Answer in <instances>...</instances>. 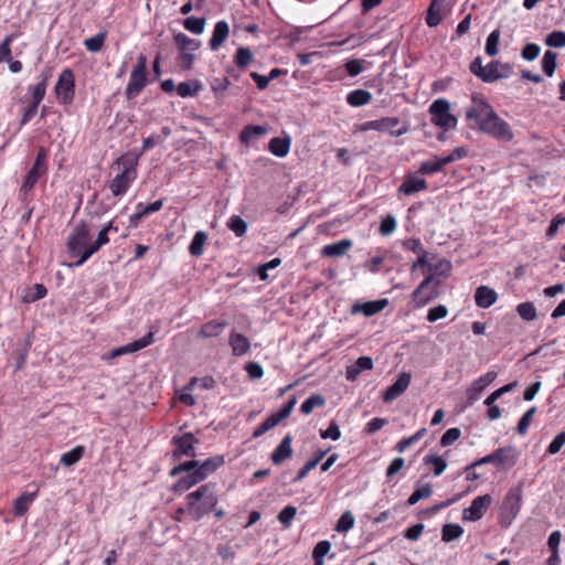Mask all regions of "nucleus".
I'll return each mask as SVG.
<instances>
[{
	"label": "nucleus",
	"instance_id": "obj_38",
	"mask_svg": "<svg viewBox=\"0 0 565 565\" xmlns=\"http://www.w3.org/2000/svg\"><path fill=\"white\" fill-rule=\"evenodd\" d=\"M207 235L203 231H199L194 234L190 245H189V253L194 256L199 257L203 253V247L206 242Z\"/></svg>",
	"mask_w": 565,
	"mask_h": 565
},
{
	"label": "nucleus",
	"instance_id": "obj_1",
	"mask_svg": "<svg viewBox=\"0 0 565 565\" xmlns=\"http://www.w3.org/2000/svg\"><path fill=\"white\" fill-rule=\"evenodd\" d=\"M473 105L466 110V119L473 121L469 127L479 129L498 140L510 142L514 135L510 125L503 120L493 109V107L477 94L472 95Z\"/></svg>",
	"mask_w": 565,
	"mask_h": 565
},
{
	"label": "nucleus",
	"instance_id": "obj_59",
	"mask_svg": "<svg viewBox=\"0 0 565 565\" xmlns=\"http://www.w3.org/2000/svg\"><path fill=\"white\" fill-rule=\"evenodd\" d=\"M297 509L292 505L285 507L277 515L278 521L284 525V527H289L291 521L296 516Z\"/></svg>",
	"mask_w": 565,
	"mask_h": 565
},
{
	"label": "nucleus",
	"instance_id": "obj_41",
	"mask_svg": "<svg viewBox=\"0 0 565 565\" xmlns=\"http://www.w3.org/2000/svg\"><path fill=\"white\" fill-rule=\"evenodd\" d=\"M463 533V529L459 524L447 523L441 529V540L449 543L459 539Z\"/></svg>",
	"mask_w": 565,
	"mask_h": 565
},
{
	"label": "nucleus",
	"instance_id": "obj_49",
	"mask_svg": "<svg viewBox=\"0 0 565 565\" xmlns=\"http://www.w3.org/2000/svg\"><path fill=\"white\" fill-rule=\"evenodd\" d=\"M107 33L105 31L98 32L95 36L88 38L84 41V45L89 52H99L105 43Z\"/></svg>",
	"mask_w": 565,
	"mask_h": 565
},
{
	"label": "nucleus",
	"instance_id": "obj_36",
	"mask_svg": "<svg viewBox=\"0 0 565 565\" xmlns=\"http://www.w3.org/2000/svg\"><path fill=\"white\" fill-rule=\"evenodd\" d=\"M153 342H154V333L152 331H149L142 338L126 344L125 350L127 351V353H134V352H137L139 350H142V349L149 347Z\"/></svg>",
	"mask_w": 565,
	"mask_h": 565
},
{
	"label": "nucleus",
	"instance_id": "obj_64",
	"mask_svg": "<svg viewBox=\"0 0 565 565\" xmlns=\"http://www.w3.org/2000/svg\"><path fill=\"white\" fill-rule=\"evenodd\" d=\"M565 445V431L557 434L548 445L546 452L550 455L557 454Z\"/></svg>",
	"mask_w": 565,
	"mask_h": 565
},
{
	"label": "nucleus",
	"instance_id": "obj_39",
	"mask_svg": "<svg viewBox=\"0 0 565 565\" xmlns=\"http://www.w3.org/2000/svg\"><path fill=\"white\" fill-rule=\"evenodd\" d=\"M84 452V446H76L72 450L63 454L60 461L65 467H72L82 459Z\"/></svg>",
	"mask_w": 565,
	"mask_h": 565
},
{
	"label": "nucleus",
	"instance_id": "obj_57",
	"mask_svg": "<svg viewBox=\"0 0 565 565\" xmlns=\"http://www.w3.org/2000/svg\"><path fill=\"white\" fill-rule=\"evenodd\" d=\"M536 412V407L533 406L531 407L530 409H527L523 416L520 418L519 423H518V426H516V431L520 434V435H525L527 433V429H529V426L531 424V420L534 416Z\"/></svg>",
	"mask_w": 565,
	"mask_h": 565
},
{
	"label": "nucleus",
	"instance_id": "obj_18",
	"mask_svg": "<svg viewBox=\"0 0 565 565\" xmlns=\"http://www.w3.org/2000/svg\"><path fill=\"white\" fill-rule=\"evenodd\" d=\"M497 375L495 371H489L473 382L471 387L467 390L470 403H473L479 397V394L497 379Z\"/></svg>",
	"mask_w": 565,
	"mask_h": 565
},
{
	"label": "nucleus",
	"instance_id": "obj_10",
	"mask_svg": "<svg viewBox=\"0 0 565 565\" xmlns=\"http://www.w3.org/2000/svg\"><path fill=\"white\" fill-rule=\"evenodd\" d=\"M171 444L173 446L171 457L174 461H178L182 457L194 459L196 456L195 446L200 444V440L192 433H184L173 436Z\"/></svg>",
	"mask_w": 565,
	"mask_h": 565
},
{
	"label": "nucleus",
	"instance_id": "obj_34",
	"mask_svg": "<svg viewBox=\"0 0 565 565\" xmlns=\"http://www.w3.org/2000/svg\"><path fill=\"white\" fill-rule=\"evenodd\" d=\"M201 89L202 84L200 81L196 79L182 82L177 87L178 95L183 98L196 96Z\"/></svg>",
	"mask_w": 565,
	"mask_h": 565
},
{
	"label": "nucleus",
	"instance_id": "obj_62",
	"mask_svg": "<svg viewBox=\"0 0 565 565\" xmlns=\"http://www.w3.org/2000/svg\"><path fill=\"white\" fill-rule=\"evenodd\" d=\"M15 34H9L4 38L0 44V63L11 60V43L14 40Z\"/></svg>",
	"mask_w": 565,
	"mask_h": 565
},
{
	"label": "nucleus",
	"instance_id": "obj_9",
	"mask_svg": "<svg viewBox=\"0 0 565 565\" xmlns=\"http://www.w3.org/2000/svg\"><path fill=\"white\" fill-rule=\"evenodd\" d=\"M429 113L431 122L445 131L455 128L457 125V118L450 114V104L446 99L435 100L429 107Z\"/></svg>",
	"mask_w": 565,
	"mask_h": 565
},
{
	"label": "nucleus",
	"instance_id": "obj_54",
	"mask_svg": "<svg viewBox=\"0 0 565 565\" xmlns=\"http://www.w3.org/2000/svg\"><path fill=\"white\" fill-rule=\"evenodd\" d=\"M426 434V429L425 428H422L419 429L417 433H415L414 435L407 437V438H403L401 439L396 446H395V449L398 451V452H404L409 446L414 445L415 443H417L424 435Z\"/></svg>",
	"mask_w": 565,
	"mask_h": 565
},
{
	"label": "nucleus",
	"instance_id": "obj_42",
	"mask_svg": "<svg viewBox=\"0 0 565 565\" xmlns=\"http://www.w3.org/2000/svg\"><path fill=\"white\" fill-rule=\"evenodd\" d=\"M326 404V398L320 394H312L305 399L300 406V412L305 415L310 414L315 407H322Z\"/></svg>",
	"mask_w": 565,
	"mask_h": 565
},
{
	"label": "nucleus",
	"instance_id": "obj_21",
	"mask_svg": "<svg viewBox=\"0 0 565 565\" xmlns=\"http://www.w3.org/2000/svg\"><path fill=\"white\" fill-rule=\"evenodd\" d=\"M498 299L494 289L488 286H479L475 292V301L479 308L487 309L491 307Z\"/></svg>",
	"mask_w": 565,
	"mask_h": 565
},
{
	"label": "nucleus",
	"instance_id": "obj_31",
	"mask_svg": "<svg viewBox=\"0 0 565 565\" xmlns=\"http://www.w3.org/2000/svg\"><path fill=\"white\" fill-rule=\"evenodd\" d=\"M433 279L434 276L431 274H428L424 278V280L418 285V287L412 292L411 297L418 307L425 306L430 300H433V296L423 297V290L433 281Z\"/></svg>",
	"mask_w": 565,
	"mask_h": 565
},
{
	"label": "nucleus",
	"instance_id": "obj_37",
	"mask_svg": "<svg viewBox=\"0 0 565 565\" xmlns=\"http://www.w3.org/2000/svg\"><path fill=\"white\" fill-rule=\"evenodd\" d=\"M153 342H154V333L152 331H149L142 338L126 344L125 350L127 351V353H134V352H137L139 350H142V349L149 347Z\"/></svg>",
	"mask_w": 565,
	"mask_h": 565
},
{
	"label": "nucleus",
	"instance_id": "obj_27",
	"mask_svg": "<svg viewBox=\"0 0 565 565\" xmlns=\"http://www.w3.org/2000/svg\"><path fill=\"white\" fill-rule=\"evenodd\" d=\"M140 157H141V154L139 152L138 153L128 152V153L122 154L116 161V163L118 166L124 167L122 171H127L128 174L134 175L136 178L137 177V166H138V161H139Z\"/></svg>",
	"mask_w": 565,
	"mask_h": 565
},
{
	"label": "nucleus",
	"instance_id": "obj_33",
	"mask_svg": "<svg viewBox=\"0 0 565 565\" xmlns=\"http://www.w3.org/2000/svg\"><path fill=\"white\" fill-rule=\"evenodd\" d=\"M212 491V484L206 483L198 488L195 491L189 493L185 498L188 513L191 511L192 508L196 505L199 501L203 500V498L206 497Z\"/></svg>",
	"mask_w": 565,
	"mask_h": 565
},
{
	"label": "nucleus",
	"instance_id": "obj_15",
	"mask_svg": "<svg viewBox=\"0 0 565 565\" xmlns=\"http://www.w3.org/2000/svg\"><path fill=\"white\" fill-rule=\"evenodd\" d=\"M388 300L383 298L379 300H372L366 302H355L351 307L352 315H364L365 317H372L386 308Z\"/></svg>",
	"mask_w": 565,
	"mask_h": 565
},
{
	"label": "nucleus",
	"instance_id": "obj_45",
	"mask_svg": "<svg viewBox=\"0 0 565 565\" xmlns=\"http://www.w3.org/2000/svg\"><path fill=\"white\" fill-rule=\"evenodd\" d=\"M516 312L524 321H534L537 318L536 308L531 301L519 303Z\"/></svg>",
	"mask_w": 565,
	"mask_h": 565
},
{
	"label": "nucleus",
	"instance_id": "obj_48",
	"mask_svg": "<svg viewBox=\"0 0 565 565\" xmlns=\"http://www.w3.org/2000/svg\"><path fill=\"white\" fill-rule=\"evenodd\" d=\"M205 22L206 20L203 17H189L183 21V26L193 34H201L204 31Z\"/></svg>",
	"mask_w": 565,
	"mask_h": 565
},
{
	"label": "nucleus",
	"instance_id": "obj_6",
	"mask_svg": "<svg viewBox=\"0 0 565 565\" xmlns=\"http://www.w3.org/2000/svg\"><path fill=\"white\" fill-rule=\"evenodd\" d=\"M224 456L216 455L213 457L207 458L204 461L191 459L184 462L179 463L178 466L173 467L169 475L170 477H178L180 476L184 470H191L192 468H199L202 473H204V478L206 479L210 475L215 472L220 467L224 465Z\"/></svg>",
	"mask_w": 565,
	"mask_h": 565
},
{
	"label": "nucleus",
	"instance_id": "obj_29",
	"mask_svg": "<svg viewBox=\"0 0 565 565\" xmlns=\"http://www.w3.org/2000/svg\"><path fill=\"white\" fill-rule=\"evenodd\" d=\"M35 497L36 492H25L18 497L13 502V514L15 516H23L28 512L29 505L33 502Z\"/></svg>",
	"mask_w": 565,
	"mask_h": 565
},
{
	"label": "nucleus",
	"instance_id": "obj_13",
	"mask_svg": "<svg viewBox=\"0 0 565 565\" xmlns=\"http://www.w3.org/2000/svg\"><path fill=\"white\" fill-rule=\"evenodd\" d=\"M513 74V66L499 60H492L486 65L483 83H493L499 79L509 78Z\"/></svg>",
	"mask_w": 565,
	"mask_h": 565
},
{
	"label": "nucleus",
	"instance_id": "obj_52",
	"mask_svg": "<svg viewBox=\"0 0 565 565\" xmlns=\"http://www.w3.org/2000/svg\"><path fill=\"white\" fill-rule=\"evenodd\" d=\"M544 42L550 47H565V32L559 30L552 31L546 35Z\"/></svg>",
	"mask_w": 565,
	"mask_h": 565
},
{
	"label": "nucleus",
	"instance_id": "obj_23",
	"mask_svg": "<svg viewBox=\"0 0 565 565\" xmlns=\"http://www.w3.org/2000/svg\"><path fill=\"white\" fill-rule=\"evenodd\" d=\"M228 343L232 348L233 355L235 356L244 355L250 348L248 338L236 331L231 332Z\"/></svg>",
	"mask_w": 565,
	"mask_h": 565
},
{
	"label": "nucleus",
	"instance_id": "obj_60",
	"mask_svg": "<svg viewBox=\"0 0 565 565\" xmlns=\"http://www.w3.org/2000/svg\"><path fill=\"white\" fill-rule=\"evenodd\" d=\"M354 525V516L350 511L344 512L337 522L335 530L340 533L348 532Z\"/></svg>",
	"mask_w": 565,
	"mask_h": 565
},
{
	"label": "nucleus",
	"instance_id": "obj_61",
	"mask_svg": "<svg viewBox=\"0 0 565 565\" xmlns=\"http://www.w3.org/2000/svg\"><path fill=\"white\" fill-rule=\"evenodd\" d=\"M194 51H179V65L183 71H189L192 68L193 63L195 61V55L193 54Z\"/></svg>",
	"mask_w": 565,
	"mask_h": 565
},
{
	"label": "nucleus",
	"instance_id": "obj_55",
	"mask_svg": "<svg viewBox=\"0 0 565 565\" xmlns=\"http://www.w3.org/2000/svg\"><path fill=\"white\" fill-rule=\"evenodd\" d=\"M185 475L181 477L171 488L174 493H183L188 491L190 488L194 487L196 483L189 472H184Z\"/></svg>",
	"mask_w": 565,
	"mask_h": 565
},
{
	"label": "nucleus",
	"instance_id": "obj_14",
	"mask_svg": "<svg viewBox=\"0 0 565 565\" xmlns=\"http://www.w3.org/2000/svg\"><path fill=\"white\" fill-rule=\"evenodd\" d=\"M411 380L412 376L409 373H401L396 381L385 390L383 401L390 403L401 396L409 386Z\"/></svg>",
	"mask_w": 565,
	"mask_h": 565
},
{
	"label": "nucleus",
	"instance_id": "obj_50",
	"mask_svg": "<svg viewBox=\"0 0 565 565\" xmlns=\"http://www.w3.org/2000/svg\"><path fill=\"white\" fill-rule=\"evenodd\" d=\"M211 89L213 90L215 97L217 99L225 97V92L228 89L231 85V81L228 77L214 78L211 81Z\"/></svg>",
	"mask_w": 565,
	"mask_h": 565
},
{
	"label": "nucleus",
	"instance_id": "obj_32",
	"mask_svg": "<svg viewBox=\"0 0 565 565\" xmlns=\"http://www.w3.org/2000/svg\"><path fill=\"white\" fill-rule=\"evenodd\" d=\"M372 99V94L365 89H355L347 95V103L352 107H361L369 104Z\"/></svg>",
	"mask_w": 565,
	"mask_h": 565
},
{
	"label": "nucleus",
	"instance_id": "obj_26",
	"mask_svg": "<svg viewBox=\"0 0 565 565\" xmlns=\"http://www.w3.org/2000/svg\"><path fill=\"white\" fill-rule=\"evenodd\" d=\"M351 246L352 242L350 239H341L323 246L321 254L327 257H339L344 255Z\"/></svg>",
	"mask_w": 565,
	"mask_h": 565
},
{
	"label": "nucleus",
	"instance_id": "obj_51",
	"mask_svg": "<svg viewBox=\"0 0 565 565\" xmlns=\"http://www.w3.org/2000/svg\"><path fill=\"white\" fill-rule=\"evenodd\" d=\"M433 493V487L430 483H426L419 488H416L415 491L407 499L408 505L416 504L419 500L429 498Z\"/></svg>",
	"mask_w": 565,
	"mask_h": 565
},
{
	"label": "nucleus",
	"instance_id": "obj_56",
	"mask_svg": "<svg viewBox=\"0 0 565 565\" xmlns=\"http://www.w3.org/2000/svg\"><path fill=\"white\" fill-rule=\"evenodd\" d=\"M441 170H443V168L438 161V156H434L433 159L422 162V164L418 169V173H420L423 175H428V174L439 172Z\"/></svg>",
	"mask_w": 565,
	"mask_h": 565
},
{
	"label": "nucleus",
	"instance_id": "obj_17",
	"mask_svg": "<svg viewBox=\"0 0 565 565\" xmlns=\"http://www.w3.org/2000/svg\"><path fill=\"white\" fill-rule=\"evenodd\" d=\"M428 189V183L424 178L414 174H407L398 188V192L405 195H413L417 192Z\"/></svg>",
	"mask_w": 565,
	"mask_h": 565
},
{
	"label": "nucleus",
	"instance_id": "obj_30",
	"mask_svg": "<svg viewBox=\"0 0 565 565\" xmlns=\"http://www.w3.org/2000/svg\"><path fill=\"white\" fill-rule=\"evenodd\" d=\"M173 42L179 51H196L201 46V42L199 40L191 39L182 32L173 35Z\"/></svg>",
	"mask_w": 565,
	"mask_h": 565
},
{
	"label": "nucleus",
	"instance_id": "obj_7",
	"mask_svg": "<svg viewBox=\"0 0 565 565\" xmlns=\"http://www.w3.org/2000/svg\"><path fill=\"white\" fill-rule=\"evenodd\" d=\"M401 121L397 117H382L380 119L363 122L360 126L361 131L375 130L380 132H390L392 136L399 137L409 130V126L404 124L399 126Z\"/></svg>",
	"mask_w": 565,
	"mask_h": 565
},
{
	"label": "nucleus",
	"instance_id": "obj_24",
	"mask_svg": "<svg viewBox=\"0 0 565 565\" xmlns=\"http://www.w3.org/2000/svg\"><path fill=\"white\" fill-rule=\"evenodd\" d=\"M50 78H51L50 71L42 72L40 75V82L36 85H31L29 87V90L32 95V99H31L32 103H35L39 105L41 104V102L43 100V98L45 96L46 87H47Z\"/></svg>",
	"mask_w": 565,
	"mask_h": 565
},
{
	"label": "nucleus",
	"instance_id": "obj_2",
	"mask_svg": "<svg viewBox=\"0 0 565 565\" xmlns=\"http://www.w3.org/2000/svg\"><path fill=\"white\" fill-rule=\"evenodd\" d=\"M522 486L523 482L520 481L503 498L498 516V523L502 529H508L521 510L523 502Z\"/></svg>",
	"mask_w": 565,
	"mask_h": 565
},
{
	"label": "nucleus",
	"instance_id": "obj_44",
	"mask_svg": "<svg viewBox=\"0 0 565 565\" xmlns=\"http://www.w3.org/2000/svg\"><path fill=\"white\" fill-rule=\"evenodd\" d=\"M557 53L548 50L544 53L542 58V70L545 73L546 76L551 77L553 76L556 66H557Z\"/></svg>",
	"mask_w": 565,
	"mask_h": 565
},
{
	"label": "nucleus",
	"instance_id": "obj_35",
	"mask_svg": "<svg viewBox=\"0 0 565 565\" xmlns=\"http://www.w3.org/2000/svg\"><path fill=\"white\" fill-rule=\"evenodd\" d=\"M440 11H441V3L436 2V0L431 1L428 7L427 14H426V23L428 26L435 28L441 22L443 14Z\"/></svg>",
	"mask_w": 565,
	"mask_h": 565
},
{
	"label": "nucleus",
	"instance_id": "obj_22",
	"mask_svg": "<svg viewBox=\"0 0 565 565\" xmlns=\"http://www.w3.org/2000/svg\"><path fill=\"white\" fill-rule=\"evenodd\" d=\"M135 179L136 178L134 175L128 174L127 171H121L113 179V181L109 184V189L115 196L122 195L127 192V190L130 186V183Z\"/></svg>",
	"mask_w": 565,
	"mask_h": 565
},
{
	"label": "nucleus",
	"instance_id": "obj_19",
	"mask_svg": "<svg viewBox=\"0 0 565 565\" xmlns=\"http://www.w3.org/2000/svg\"><path fill=\"white\" fill-rule=\"evenodd\" d=\"M230 34V25L226 21H217L214 25L212 36L209 41V46L212 51H217L226 41Z\"/></svg>",
	"mask_w": 565,
	"mask_h": 565
},
{
	"label": "nucleus",
	"instance_id": "obj_12",
	"mask_svg": "<svg viewBox=\"0 0 565 565\" xmlns=\"http://www.w3.org/2000/svg\"><path fill=\"white\" fill-rule=\"evenodd\" d=\"M492 503L490 494L479 495L475 498L469 508L462 511V520L469 522H477L483 518L487 510Z\"/></svg>",
	"mask_w": 565,
	"mask_h": 565
},
{
	"label": "nucleus",
	"instance_id": "obj_11",
	"mask_svg": "<svg viewBox=\"0 0 565 565\" xmlns=\"http://www.w3.org/2000/svg\"><path fill=\"white\" fill-rule=\"evenodd\" d=\"M57 99L63 105H71L75 97V76L71 68H64L54 87Z\"/></svg>",
	"mask_w": 565,
	"mask_h": 565
},
{
	"label": "nucleus",
	"instance_id": "obj_8",
	"mask_svg": "<svg viewBox=\"0 0 565 565\" xmlns=\"http://www.w3.org/2000/svg\"><path fill=\"white\" fill-rule=\"evenodd\" d=\"M518 460V451L513 446L500 447L491 454L477 460V463L488 465L493 463L499 469L509 470Z\"/></svg>",
	"mask_w": 565,
	"mask_h": 565
},
{
	"label": "nucleus",
	"instance_id": "obj_16",
	"mask_svg": "<svg viewBox=\"0 0 565 565\" xmlns=\"http://www.w3.org/2000/svg\"><path fill=\"white\" fill-rule=\"evenodd\" d=\"M218 502L217 495L214 491L210 492L203 500L199 501L194 508L191 509L189 515L194 521L201 520L204 515L213 511Z\"/></svg>",
	"mask_w": 565,
	"mask_h": 565
},
{
	"label": "nucleus",
	"instance_id": "obj_58",
	"mask_svg": "<svg viewBox=\"0 0 565 565\" xmlns=\"http://www.w3.org/2000/svg\"><path fill=\"white\" fill-rule=\"evenodd\" d=\"M102 244L97 241L89 242L79 259H77L74 263V266L79 267L82 266L86 260H88L95 253H97L102 248Z\"/></svg>",
	"mask_w": 565,
	"mask_h": 565
},
{
	"label": "nucleus",
	"instance_id": "obj_40",
	"mask_svg": "<svg viewBox=\"0 0 565 565\" xmlns=\"http://www.w3.org/2000/svg\"><path fill=\"white\" fill-rule=\"evenodd\" d=\"M254 60L253 52L245 46H239L234 55V62L238 68H246Z\"/></svg>",
	"mask_w": 565,
	"mask_h": 565
},
{
	"label": "nucleus",
	"instance_id": "obj_3",
	"mask_svg": "<svg viewBox=\"0 0 565 565\" xmlns=\"http://www.w3.org/2000/svg\"><path fill=\"white\" fill-rule=\"evenodd\" d=\"M47 150L41 147L36 153L35 160L23 179L20 188V200L22 203H29L31 200V192L35 184L47 172Z\"/></svg>",
	"mask_w": 565,
	"mask_h": 565
},
{
	"label": "nucleus",
	"instance_id": "obj_43",
	"mask_svg": "<svg viewBox=\"0 0 565 565\" xmlns=\"http://www.w3.org/2000/svg\"><path fill=\"white\" fill-rule=\"evenodd\" d=\"M47 294V289L42 284H35L32 287L25 290V295L23 296L24 302H34L42 298H44Z\"/></svg>",
	"mask_w": 565,
	"mask_h": 565
},
{
	"label": "nucleus",
	"instance_id": "obj_25",
	"mask_svg": "<svg viewBox=\"0 0 565 565\" xmlns=\"http://www.w3.org/2000/svg\"><path fill=\"white\" fill-rule=\"evenodd\" d=\"M290 143H291V140H290V137H288V136L274 137L269 141L268 149L274 156H276L278 158H284L288 154V152L290 150Z\"/></svg>",
	"mask_w": 565,
	"mask_h": 565
},
{
	"label": "nucleus",
	"instance_id": "obj_63",
	"mask_svg": "<svg viewBox=\"0 0 565 565\" xmlns=\"http://www.w3.org/2000/svg\"><path fill=\"white\" fill-rule=\"evenodd\" d=\"M451 264L449 260L440 259L436 264H431V269L428 270L429 274L434 275H441V276H448L451 270Z\"/></svg>",
	"mask_w": 565,
	"mask_h": 565
},
{
	"label": "nucleus",
	"instance_id": "obj_20",
	"mask_svg": "<svg viewBox=\"0 0 565 565\" xmlns=\"http://www.w3.org/2000/svg\"><path fill=\"white\" fill-rule=\"evenodd\" d=\"M291 443H292V436L290 434H287L270 456V459L274 465L279 466L285 460L291 458V456H292Z\"/></svg>",
	"mask_w": 565,
	"mask_h": 565
},
{
	"label": "nucleus",
	"instance_id": "obj_47",
	"mask_svg": "<svg viewBox=\"0 0 565 565\" xmlns=\"http://www.w3.org/2000/svg\"><path fill=\"white\" fill-rule=\"evenodd\" d=\"M247 222L238 215H232L227 221V227L237 236L242 237L246 234Z\"/></svg>",
	"mask_w": 565,
	"mask_h": 565
},
{
	"label": "nucleus",
	"instance_id": "obj_53",
	"mask_svg": "<svg viewBox=\"0 0 565 565\" xmlns=\"http://www.w3.org/2000/svg\"><path fill=\"white\" fill-rule=\"evenodd\" d=\"M424 463L434 466V475L435 476H440L447 468L446 460L437 455H427L424 458Z\"/></svg>",
	"mask_w": 565,
	"mask_h": 565
},
{
	"label": "nucleus",
	"instance_id": "obj_5",
	"mask_svg": "<svg viewBox=\"0 0 565 565\" xmlns=\"http://www.w3.org/2000/svg\"><path fill=\"white\" fill-rule=\"evenodd\" d=\"M147 83V56L140 54L130 73L129 82L125 90L126 98L128 100L135 99L146 87Z\"/></svg>",
	"mask_w": 565,
	"mask_h": 565
},
{
	"label": "nucleus",
	"instance_id": "obj_46",
	"mask_svg": "<svg viewBox=\"0 0 565 565\" xmlns=\"http://www.w3.org/2000/svg\"><path fill=\"white\" fill-rule=\"evenodd\" d=\"M500 30H493L487 38L484 52L489 56H495L499 53V42H500Z\"/></svg>",
	"mask_w": 565,
	"mask_h": 565
},
{
	"label": "nucleus",
	"instance_id": "obj_28",
	"mask_svg": "<svg viewBox=\"0 0 565 565\" xmlns=\"http://www.w3.org/2000/svg\"><path fill=\"white\" fill-rule=\"evenodd\" d=\"M227 326L226 321L211 320L204 324H202L199 335L202 338H213L217 337L223 332L225 327Z\"/></svg>",
	"mask_w": 565,
	"mask_h": 565
},
{
	"label": "nucleus",
	"instance_id": "obj_4",
	"mask_svg": "<svg viewBox=\"0 0 565 565\" xmlns=\"http://www.w3.org/2000/svg\"><path fill=\"white\" fill-rule=\"evenodd\" d=\"M90 241V225L82 220L75 224L66 242L70 257L79 259Z\"/></svg>",
	"mask_w": 565,
	"mask_h": 565
}]
</instances>
